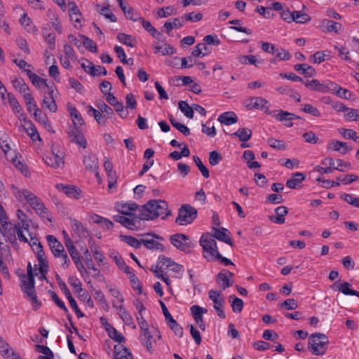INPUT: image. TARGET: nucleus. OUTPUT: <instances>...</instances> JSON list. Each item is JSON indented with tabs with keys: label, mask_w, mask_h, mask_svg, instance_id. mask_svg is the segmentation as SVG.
I'll return each mask as SVG.
<instances>
[{
	"label": "nucleus",
	"mask_w": 359,
	"mask_h": 359,
	"mask_svg": "<svg viewBox=\"0 0 359 359\" xmlns=\"http://www.w3.org/2000/svg\"><path fill=\"white\" fill-rule=\"evenodd\" d=\"M11 189L13 194L18 201H27L41 218L51 221L48 209L42 201L34 193L26 189H20L15 185L11 186Z\"/></svg>",
	"instance_id": "f257e3e1"
},
{
	"label": "nucleus",
	"mask_w": 359,
	"mask_h": 359,
	"mask_svg": "<svg viewBox=\"0 0 359 359\" xmlns=\"http://www.w3.org/2000/svg\"><path fill=\"white\" fill-rule=\"evenodd\" d=\"M139 212V220H153L158 217L165 219L170 214L168 203L163 200H150Z\"/></svg>",
	"instance_id": "f03ea898"
},
{
	"label": "nucleus",
	"mask_w": 359,
	"mask_h": 359,
	"mask_svg": "<svg viewBox=\"0 0 359 359\" xmlns=\"http://www.w3.org/2000/svg\"><path fill=\"white\" fill-rule=\"evenodd\" d=\"M200 245L203 248V257L208 262H214L216 254L219 252L215 238L209 233L203 234L200 239Z\"/></svg>",
	"instance_id": "7ed1b4c3"
},
{
	"label": "nucleus",
	"mask_w": 359,
	"mask_h": 359,
	"mask_svg": "<svg viewBox=\"0 0 359 359\" xmlns=\"http://www.w3.org/2000/svg\"><path fill=\"white\" fill-rule=\"evenodd\" d=\"M328 342L327 337L325 334L318 332L312 334L308 340L311 352L316 355L325 354Z\"/></svg>",
	"instance_id": "20e7f679"
},
{
	"label": "nucleus",
	"mask_w": 359,
	"mask_h": 359,
	"mask_svg": "<svg viewBox=\"0 0 359 359\" xmlns=\"http://www.w3.org/2000/svg\"><path fill=\"white\" fill-rule=\"evenodd\" d=\"M337 165L334 166V160L331 157H327L322 161V164L324 165H329V167L323 168L317 165L314 170L323 173H331L332 172V169L337 170L341 172H346L351 168L349 162H344L341 159H337Z\"/></svg>",
	"instance_id": "39448f33"
},
{
	"label": "nucleus",
	"mask_w": 359,
	"mask_h": 359,
	"mask_svg": "<svg viewBox=\"0 0 359 359\" xmlns=\"http://www.w3.org/2000/svg\"><path fill=\"white\" fill-rule=\"evenodd\" d=\"M31 241L32 243L30 245L32 248L34 252L36 254L39 265V271L42 273V278H46L45 274L48 272V263L45 255V252L43 250V246L40 242L38 241L36 238L31 237Z\"/></svg>",
	"instance_id": "423d86ee"
},
{
	"label": "nucleus",
	"mask_w": 359,
	"mask_h": 359,
	"mask_svg": "<svg viewBox=\"0 0 359 359\" xmlns=\"http://www.w3.org/2000/svg\"><path fill=\"white\" fill-rule=\"evenodd\" d=\"M197 216V210L192 206L186 204L183 205L178 212V216L175 222L179 225H187L191 224Z\"/></svg>",
	"instance_id": "0eeeda50"
},
{
	"label": "nucleus",
	"mask_w": 359,
	"mask_h": 359,
	"mask_svg": "<svg viewBox=\"0 0 359 359\" xmlns=\"http://www.w3.org/2000/svg\"><path fill=\"white\" fill-rule=\"evenodd\" d=\"M208 297L212 301L213 308L216 311L218 316L222 319H224L226 318V315L224 311V299L221 292L217 290H210L208 292Z\"/></svg>",
	"instance_id": "6e6552de"
},
{
	"label": "nucleus",
	"mask_w": 359,
	"mask_h": 359,
	"mask_svg": "<svg viewBox=\"0 0 359 359\" xmlns=\"http://www.w3.org/2000/svg\"><path fill=\"white\" fill-rule=\"evenodd\" d=\"M171 243L177 249L183 252H188L192 243L188 236L182 233H177L170 236Z\"/></svg>",
	"instance_id": "1a4fd4ad"
},
{
	"label": "nucleus",
	"mask_w": 359,
	"mask_h": 359,
	"mask_svg": "<svg viewBox=\"0 0 359 359\" xmlns=\"http://www.w3.org/2000/svg\"><path fill=\"white\" fill-rule=\"evenodd\" d=\"M1 231L3 236L6 238V241L13 244L17 241L16 231L17 227L10 221H4V224H1Z\"/></svg>",
	"instance_id": "9d476101"
},
{
	"label": "nucleus",
	"mask_w": 359,
	"mask_h": 359,
	"mask_svg": "<svg viewBox=\"0 0 359 359\" xmlns=\"http://www.w3.org/2000/svg\"><path fill=\"white\" fill-rule=\"evenodd\" d=\"M138 206L135 203H116L115 209L121 215L129 217H136L134 212L137 210Z\"/></svg>",
	"instance_id": "9b49d317"
},
{
	"label": "nucleus",
	"mask_w": 359,
	"mask_h": 359,
	"mask_svg": "<svg viewBox=\"0 0 359 359\" xmlns=\"http://www.w3.org/2000/svg\"><path fill=\"white\" fill-rule=\"evenodd\" d=\"M55 187L59 191H63L68 197L76 199H79L81 197V191L76 186L57 184Z\"/></svg>",
	"instance_id": "f8f14e48"
},
{
	"label": "nucleus",
	"mask_w": 359,
	"mask_h": 359,
	"mask_svg": "<svg viewBox=\"0 0 359 359\" xmlns=\"http://www.w3.org/2000/svg\"><path fill=\"white\" fill-rule=\"evenodd\" d=\"M46 239L53 255L55 257H60V255L65 252L64 247L61 243L59 242L57 238L52 235H48L46 236Z\"/></svg>",
	"instance_id": "ddd939ff"
},
{
	"label": "nucleus",
	"mask_w": 359,
	"mask_h": 359,
	"mask_svg": "<svg viewBox=\"0 0 359 359\" xmlns=\"http://www.w3.org/2000/svg\"><path fill=\"white\" fill-rule=\"evenodd\" d=\"M83 164L86 167V169L95 172L96 177H98L99 174L97 172L98 169V159L97 156L94 154H88L83 156Z\"/></svg>",
	"instance_id": "4468645a"
},
{
	"label": "nucleus",
	"mask_w": 359,
	"mask_h": 359,
	"mask_svg": "<svg viewBox=\"0 0 359 359\" xmlns=\"http://www.w3.org/2000/svg\"><path fill=\"white\" fill-rule=\"evenodd\" d=\"M68 135L71 142L76 143L84 149L86 147V138L77 127H74V128L69 130Z\"/></svg>",
	"instance_id": "2eb2a0df"
},
{
	"label": "nucleus",
	"mask_w": 359,
	"mask_h": 359,
	"mask_svg": "<svg viewBox=\"0 0 359 359\" xmlns=\"http://www.w3.org/2000/svg\"><path fill=\"white\" fill-rule=\"evenodd\" d=\"M113 219L115 222L121 224L123 226L130 229H134L136 222L139 219V215L137 217H126L123 215H114Z\"/></svg>",
	"instance_id": "dca6fc26"
},
{
	"label": "nucleus",
	"mask_w": 359,
	"mask_h": 359,
	"mask_svg": "<svg viewBox=\"0 0 359 359\" xmlns=\"http://www.w3.org/2000/svg\"><path fill=\"white\" fill-rule=\"evenodd\" d=\"M43 159L46 164L54 168H61L64 165L63 157L54 152L46 156Z\"/></svg>",
	"instance_id": "f3484780"
},
{
	"label": "nucleus",
	"mask_w": 359,
	"mask_h": 359,
	"mask_svg": "<svg viewBox=\"0 0 359 359\" xmlns=\"http://www.w3.org/2000/svg\"><path fill=\"white\" fill-rule=\"evenodd\" d=\"M212 235H211L215 239L217 238L219 241H223L225 243H227L230 245L231 246L233 245V243L231 241V238L229 236L226 234V232H228V230L225 228H217L215 226H213L212 229Z\"/></svg>",
	"instance_id": "a211bd4d"
},
{
	"label": "nucleus",
	"mask_w": 359,
	"mask_h": 359,
	"mask_svg": "<svg viewBox=\"0 0 359 359\" xmlns=\"http://www.w3.org/2000/svg\"><path fill=\"white\" fill-rule=\"evenodd\" d=\"M320 27L323 29L325 32H334L338 34L339 32L342 29L341 24L334 22L329 19H324L320 22Z\"/></svg>",
	"instance_id": "6ab92c4d"
},
{
	"label": "nucleus",
	"mask_w": 359,
	"mask_h": 359,
	"mask_svg": "<svg viewBox=\"0 0 359 359\" xmlns=\"http://www.w3.org/2000/svg\"><path fill=\"white\" fill-rule=\"evenodd\" d=\"M113 307L116 308L118 316L127 325H133V318L128 311L123 307V304L118 305L116 303L113 302Z\"/></svg>",
	"instance_id": "aec40b11"
},
{
	"label": "nucleus",
	"mask_w": 359,
	"mask_h": 359,
	"mask_svg": "<svg viewBox=\"0 0 359 359\" xmlns=\"http://www.w3.org/2000/svg\"><path fill=\"white\" fill-rule=\"evenodd\" d=\"M161 258L163 262H165V268L168 271H172L177 273H180L183 271V266L173 262L170 258L165 257V255H161Z\"/></svg>",
	"instance_id": "412c9836"
},
{
	"label": "nucleus",
	"mask_w": 359,
	"mask_h": 359,
	"mask_svg": "<svg viewBox=\"0 0 359 359\" xmlns=\"http://www.w3.org/2000/svg\"><path fill=\"white\" fill-rule=\"evenodd\" d=\"M27 271V275H23L21 277L22 283V288L34 287V276L33 274L31 263H28Z\"/></svg>",
	"instance_id": "4be33fe9"
},
{
	"label": "nucleus",
	"mask_w": 359,
	"mask_h": 359,
	"mask_svg": "<svg viewBox=\"0 0 359 359\" xmlns=\"http://www.w3.org/2000/svg\"><path fill=\"white\" fill-rule=\"evenodd\" d=\"M305 175L302 172H296L292 177L287 180L286 186L290 189H296L300 186L305 180Z\"/></svg>",
	"instance_id": "5701e85b"
},
{
	"label": "nucleus",
	"mask_w": 359,
	"mask_h": 359,
	"mask_svg": "<svg viewBox=\"0 0 359 359\" xmlns=\"http://www.w3.org/2000/svg\"><path fill=\"white\" fill-rule=\"evenodd\" d=\"M221 123L226 126H231L238 121L236 114L233 111H226L220 114L217 119Z\"/></svg>",
	"instance_id": "b1692460"
},
{
	"label": "nucleus",
	"mask_w": 359,
	"mask_h": 359,
	"mask_svg": "<svg viewBox=\"0 0 359 359\" xmlns=\"http://www.w3.org/2000/svg\"><path fill=\"white\" fill-rule=\"evenodd\" d=\"M327 148L332 151H339L341 154H346L348 151L346 142L334 140H332L329 142Z\"/></svg>",
	"instance_id": "393cba45"
},
{
	"label": "nucleus",
	"mask_w": 359,
	"mask_h": 359,
	"mask_svg": "<svg viewBox=\"0 0 359 359\" xmlns=\"http://www.w3.org/2000/svg\"><path fill=\"white\" fill-rule=\"evenodd\" d=\"M53 89L51 88L49 91V96H45L43 99L42 106L47 108L51 112H55L57 107L53 97Z\"/></svg>",
	"instance_id": "a878e982"
},
{
	"label": "nucleus",
	"mask_w": 359,
	"mask_h": 359,
	"mask_svg": "<svg viewBox=\"0 0 359 359\" xmlns=\"http://www.w3.org/2000/svg\"><path fill=\"white\" fill-rule=\"evenodd\" d=\"M22 290L27 294V297H29V300L32 302L33 310L36 311L41 306V304L37 299L34 287L22 288Z\"/></svg>",
	"instance_id": "bb28decb"
},
{
	"label": "nucleus",
	"mask_w": 359,
	"mask_h": 359,
	"mask_svg": "<svg viewBox=\"0 0 359 359\" xmlns=\"http://www.w3.org/2000/svg\"><path fill=\"white\" fill-rule=\"evenodd\" d=\"M114 359H133V355L128 349L123 346H114Z\"/></svg>",
	"instance_id": "cd10ccee"
},
{
	"label": "nucleus",
	"mask_w": 359,
	"mask_h": 359,
	"mask_svg": "<svg viewBox=\"0 0 359 359\" xmlns=\"http://www.w3.org/2000/svg\"><path fill=\"white\" fill-rule=\"evenodd\" d=\"M305 86L306 88H308L310 90L321 92V93H326L329 90V88L319 82L317 79H312L311 81H306L305 82Z\"/></svg>",
	"instance_id": "c85d7f7f"
},
{
	"label": "nucleus",
	"mask_w": 359,
	"mask_h": 359,
	"mask_svg": "<svg viewBox=\"0 0 359 359\" xmlns=\"http://www.w3.org/2000/svg\"><path fill=\"white\" fill-rule=\"evenodd\" d=\"M216 281L222 290L231 286L233 283L232 279L229 278L228 276L223 271L219 272L216 276Z\"/></svg>",
	"instance_id": "c756f323"
},
{
	"label": "nucleus",
	"mask_w": 359,
	"mask_h": 359,
	"mask_svg": "<svg viewBox=\"0 0 359 359\" xmlns=\"http://www.w3.org/2000/svg\"><path fill=\"white\" fill-rule=\"evenodd\" d=\"M71 227L73 232L79 237H85L87 235V230L82 223L77 219H71Z\"/></svg>",
	"instance_id": "7c9ffc66"
},
{
	"label": "nucleus",
	"mask_w": 359,
	"mask_h": 359,
	"mask_svg": "<svg viewBox=\"0 0 359 359\" xmlns=\"http://www.w3.org/2000/svg\"><path fill=\"white\" fill-rule=\"evenodd\" d=\"M7 98L8 100V102L13 109V111L15 114H19V118H20L21 116H23L22 114V108L21 105L20 104L19 102L16 99V97L14 96L13 94L11 93H7Z\"/></svg>",
	"instance_id": "2f4dec72"
},
{
	"label": "nucleus",
	"mask_w": 359,
	"mask_h": 359,
	"mask_svg": "<svg viewBox=\"0 0 359 359\" xmlns=\"http://www.w3.org/2000/svg\"><path fill=\"white\" fill-rule=\"evenodd\" d=\"M351 284L348 282H344L342 283H339L336 282L333 285L331 286V288L333 290H338L341 292L345 295H352V294H355L354 290L350 289L349 287Z\"/></svg>",
	"instance_id": "473e14b6"
},
{
	"label": "nucleus",
	"mask_w": 359,
	"mask_h": 359,
	"mask_svg": "<svg viewBox=\"0 0 359 359\" xmlns=\"http://www.w3.org/2000/svg\"><path fill=\"white\" fill-rule=\"evenodd\" d=\"M294 69L307 77H311L316 74V70L307 64H297Z\"/></svg>",
	"instance_id": "72a5a7b5"
},
{
	"label": "nucleus",
	"mask_w": 359,
	"mask_h": 359,
	"mask_svg": "<svg viewBox=\"0 0 359 359\" xmlns=\"http://www.w3.org/2000/svg\"><path fill=\"white\" fill-rule=\"evenodd\" d=\"M151 271L154 272L155 276L158 278L162 279L165 276L164 274L165 271V262L162 261L161 256L158 257L157 264L151 266Z\"/></svg>",
	"instance_id": "f704fd0d"
},
{
	"label": "nucleus",
	"mask_w": 359,
	"mask_h": 359,
	"mask_svg": "<svg viewBox=\"0 0 359 359\" xmlns=\"http://www.w3.org/2000/svg\"><path fill=\"white\" fill-rule=\"evenodd\" d=\"M254 107L256 109L264 111L266 114H271L269 107L266 106L268 101L261 97H252Z\"/></svg>",
	"instance_id": "c9c22d12"
},
{
	"label": "nucleus",
	"mask_w": 359,
	"mask_h": 359,
	"mask_svg": "<svg viewBox=\"0 0 359 359\" xmlns=\"http://www.w3.org/2000/svg\"><path fill=\"white\" fill-rule=\"evenodd\" d=\"M154 48L156 50V53H161L162 55H173L176 51L173 46L168 43L159 45L158 43H156L154 44Z\"/></svg>",
	"instance_id": "e433bc0d"
},
{
	"label": "nucleus",
	"mask_w": 359,
	"mask_h": 359,
	"mask_svg": "<svg viewBox=\"0 0 359 359\" xmlns=\"http://www.w3.org/2000/svg\"><path fill=\"white\" fill-rule=\"evenodd\" d=\"M25 72L32 84L36 87L40 88L42 85H45L47 88H49L43 79H41L36 74L32 72L31 70H25Z\"/></svg>",
	"instance_id": "4c0bfd02"
},
{
	"label": "nucleus",
	"mask_w": 359,
	"mask_h": 359,
	"mask_svg": "<svg viewBox=\"0 0 359 359\" xmlns=\"http://www.w3.org/2000/svg\"><path fill=\"white\" fill-rule=\"evenodd\" d=\"M231 135L238 137V139L242 142H246L250 139L252 136V131L248 128H241Z\"/></svg>",
	"instance_id": "58836bf2"
},
{
	"label": "nucleus",
	"mask_w": 359,
	"mask_h": 359,
	"mask_svg": "<svg viewBox=\"0 0 359 359\" xmlns=\"http://www.w3.org/2000/svg\"><path fill=\"white\" fill-rule=\"evenodd\" d=\"M82 67L87 73L90 74L93 76H100L101 74L105 76L107 74V69H105V67L102 66L93 65L89 67L88 69H86V66L84 65H82Z\"/></svg>",
	"instance_id": "ea45409f"
},
{
	"label": "nucleus",
	"mask_w": 359,
	"mask_h": 359,
	"mask_svg": "<svg viewBox=\"0 0 359 359\" xmlns=\"http://www.w3.org/2000/svg\"><path fill=\"white\" fill-rule=\"evenodd\" d=\"M20 24L25 27L28 32H34L36 31V27L34 25L32 20L24 13L20 20Z\"/></svg>",
	"instance_id": "a19ab883"
},
{
	"label": "nucleus",
	"mask_w": 359,
	"mask_h": 359,
	"mask_svg": "<svg viewBox=\"0 0 359 359\" xmlns=\"http://www.w3.org/2000/svg\"><path fill=\"white\" fill-rule=\"evenodd\" d=\"M65 246L73 262L80 259V256L76 251L72 241L69 238L65 237Z\"/></svg>",
	"instance_id": "79ce46f5"
},
{
	"label": "nucleus",
	"mask_w": 359,
	"mask_h": 359,
	"mask_svg": "<svg viewBox=\"0 0 359 359\" xmlns=\"http://www.w3.org/2000/svg\"><path fill=\"white\" fill-rule=\"evenodd\" d=\"M178 107L185 116L193 118L194 114L193 106L190 107L186 101L181 100L178 103Z\"/></svg>",
	"instance_id": "37998d69"
},
{
	"label": "nucleus",
	"mask_w": 359,
	"mask_h": 359,
	"mask_svg": "<svg viewBox=\"0 0 359 359\" xmlns=\"http://www.w3.org/2000/svg\"><path fill=\"white\" fill-rule=\"evenodd\" d=\"M13 88L20 93H25L29 90L28 86L24 80L20 78H14L11 80Z\"/></svg>",
	"instance_id": "c03bdc74"
},
{
	"label": "nucleus",
	"mask_w": 359,
	"mask_h": 359,
	"mask_svg": "<svg viewBox=\"0 0 359 359\" xmlns=\"http://www.w3.org/2000/svg\"><path fill=\"white\" fill-rule=\"evenodd\" d=\"M69 114L75 127L78 128V126L83 125L84 121L82 118L79 111L75 107H72L69 109Z\"/></svg>",
	"instance_id": "a18cd8bd"
},
{
	"label": "nucleus",
	"mask_w": 359,
	"mask_h": 359,
	"mask_svg": "<svg viewBox=\"0 0 359 359\" xmlns=\"http://www.w3.org/2000/svg\"><path fill=\"white\" fill-rule=\"evenodd\" d=\"M274 116L280 121H289L299 118L298 116L283 110H280L277 114L274 115Z\"/></svg>",
	"instance_id": "49530a36"
},
{
	"label": "nucleus",
	"mask_w": 359,
	"mask_h": 359,
	"mask_svg": "<svg viewBox=\"0 0 359 359\" xmlns=\"http://www.w3.org/2000/svg\"><path fill=\"white\" fill-rule=\"evenodd\" d=\"M192 316L196 321L203 319V314L207 313L208 310L198 305H193L190 308Z\"/></svg>",
	"instance_id": "de8ad7c7"
},
{
	"label": "nucleus",
	"mask_w": 359,
	"mask_h": 359,
	"mask_svg": "<svg viewBox=\"0 0 359 359\" xmlns=\"http://www.w3.org/2000/svg\"><path fill=\"white\" fill-rule=\"evenodd\" d=\"M142 244L149 250H163V245L159 242L148 238H142Z\"/></svg>",
	"instance_id": "09e8293b"
},
{
	"label": "nucleus",
	"mask_w": 359,
	"mask_h": 359,
	"mask_svg": "<svg viewBox=\"0 0 359 359\" xmlns=\"http://www.w3.org/2000/svg\"><path fill=\"white\" fill-rule=\"evenodd\" d=\"M121 238L128 245L137 249L140 248L142 244V239L139 241L132 236H121Z\"/></svg>",
	"instance_id": "8fccbe9b"
},
{
	"label": "nucleus",
	"mask_w": 359,
	"mask_h": 359,
	"mask_svg": "<svg viewBox=\"0 0 359 359\" xmlns=\"http://www.w3.org/2000/svg\"><path fill=\"white\" fill-rule=\"evenodd\" d=\"M117 39L121 42L124 43L125 45L130 46V47H134L135 43L136 42L135 39H133L130 35L121 33L118 34Z\"/></svg>",
	"instance_id": "3c124183"
},
{
	"label": "nucleus",
	"mask_w": 359,
	"mask_h": 359,
	"mask_svg": "<svg viewBox=\"0 0 359 359\" xmlns=\"http://www.w3.org/2000/svg\"><path fill=\"white\" fill-rule=\"evenodd\" d=\"M293 22L297 23L304 24L311 20L310 16L301 11H294V18H292Z\"/></svg>",
	"instance_id": "603ef678"
},
{
	"label": "nucleus",
	"mask_w": 359,
	"mask_h": 359,
	"mask_svg": "<svg viewBox=\"0 0 359 359\" xmlns=\"http://www.w3.org/2000/svg\"><path fill=\"white\" fill-rule=\"evenodd\" d=\"M34 116L36 121L44 126L48 125L50 126V123L47 120V118L43 115L41 111L38 108L37 105H34Z\"/></svg>",
	"instance_id": "864d4df0"
},
{
	"label": "nucleus",
	"mask_w": 359,
	"mask_h": 359,
	"mask_svg": "<svg viewBox=\"0 0 359 359\" xmlns=\"http://www.w3.org/2000/svg\"><path fill=\"white\" fill-rule=\"evenodd\" d=\"M191 53L194 57H198L201 55L205 56L208 53V47L205 43H200L194 47Z\"/></svg>",
	"instance_id": "5fc2aeb1"
},
{
	"label": "nucleus",
	"mask_w": 359,
	"mask_h": 359,
	"mask_svg": "<svg viewBox=\"0 0 359 359\" xmlns=\"http://www.w3.org/2000/svg\"><path fill=\"white\" fill-rule=\"evenodd\" d=\"M108 334L111 339L118 343H123L125 341L124 336L118 332L114 327L110 328L108 331Z\"/></svg>",
	"instance_id": "6e6d98bb"
},
{
	"label": "nucleus",
	"mask_w": 359,
	"mask_h": 359,
	"mask_svg": "<svg viewBox=\"0 0 359 359\" xmlns=\"http://www.w3.org/2000/svg\"><path fill=\"white\" fill-rule=\"evenodd\" d=\"M273 55L276 57L278 58L280 60H288L291 58V54L286 50L283 48H275V51L273 52Z\"/></svg>",
	"instance_id": "4d7b16f0"
},
{
	"label": "nucleus",
	"mask_w": 359,
	"mask_h": 359,
	"mask_svg": "<svg viewBox=\"0 0 359 359\" xmlns=\"http://www.w3.org/2000/svg\"><path fill=\"white\" fill-rule=\"evenodd\" d=\"M343 110L347 111L345 114V118L348 121H358L359 120V110L356 109H348L343 107Z\"/></svg>",
	"instance_id": "13d9d810"
},
{
	"label": "nucleus",
	"mask_w": 359,
	"mask_h": 359,
	"mask_svg": "<svg viewBox=\"0 0 359 359\" xmlns=\"http://www.w3.org/2000/svg\"><path fill=\"white\" fill-rule=\"evenodd\" d=\"M96 106L101 113L106 115L107 118H110L114 115L113 109L107 105L104 102L97 103Z\"/></svg>",
	"instance_id": "bf43d9fd"
},
{
	"label": "nucleus",
	"mask_w": 359,
	"mask_h": 359,
	"mask_svg": "<svg viewBox=\"0 0 359 359\" xmlns=\"http://www.w3.org/2000/svg\"><path fill=\"white\" fill-rule=\"evenodd\" d=\"M152 339L153 337L151 336L150 332L149 330H146L144 332L143 337L142 339V341L144 346H146L147 349L150 352L152 353Z\"/></svg>",
	"instance_id": "052dcab7"
},
{
	"label": "nucleus",
	"mask_w": 359,
	"mask_h": 359,
	"mask_svg": "<svg viewBox=\"0 0 359 359\" xmlns=\"http://www.w3.org/2000/svg\"><path fill=\"white\" fill-rule=\"evenodd\" d=\"M193 159H194V161L196 163V166L198 168L199 170L201 172L203 176L205 178H208L210 176L209 170L203 164L201 158L198 156H194L193 157Z\"/></svg>",
	"instance_id": "680f3d73"
},
{
	"label": "nucleus",
	"mask_w": 359,
	"mask_h": 359,
	"mask_svg": "<svg viewBox=\"0 0 359 359\" xmlns=\"http://www.w3.org/2000/svg\"><path fill=\"white\" fill-rule=\"evenodd\" d=\"M341 198L347 203L352 205L354 207L359 208V198L354 197L349 194H344L341 195Z\"/></svg>",
	"instance_id": "e2e57ef3"
},
{
	"label": "nucleus",
	"mask_w": 359,
	"mask_h": 359,
	"mask_svg": "<svg viewBox=\"0 0 359 359\" xmlns=\"http://www.w3.org/2000/svg\"><path fill=\"white\" fill-rule=\"evenodd\" d=\"M43 35L50 50L55 49V36L53 33H46L45 29L43 30Z\"/></svg>",
	"instance_id": "0e129e2a"
},
{
	"label": "nucleus",
	"mask_w": 359,
	"mask_h": 359,
	"mask_svg": "<svg viewBox=\"0 0 359 359\" xmlns=\"http://www.w3.org/2000/svg\"><path fill=\"white\" fill-rule=\"evenodd\" d=\"M334 49L337 50L339 56L346 61L351 60V57L349 56V51L348 49L342 46L335 45L334 46Z\"/></svg>",
	"instance_id": "69168bd1"
},
{
	"label": "nucleus",
	"mask_w": 359,
	"mask_h": 359,
	"mask_svg": "<svg viewBox=\"0 0 359 359\" xmlns=\"http://www.w3.org/2000/svg\"><path fill=\"white\" fill-rule=\"evenodd\" d=\"M170 328L175 332V334L179 337H182L183 335L182 327L176 322L175 319L167 323Z\"/></svg>",
	"instance_id": "338daca9"
},
{
	"label": "nucleus",
	"mask_w": 359,
	"mask_h": 359,
	"mask_svg": "<svg viewBox=\"0 0 359 359\" xmlns=\"http://www.w3.org/2000/svg\"><path fill=\"white\" fill-rule=\"evenodd\" d=\"M280 306L287 310H294L298 307V304L294 299H287L280 303Z\"/></svg>",
	"instance_id": "774afa93"
}]
</instances>
